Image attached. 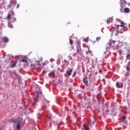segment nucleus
<instances>
[{"mask_svg":"<svg viewBox=\"0 0 130 130\" xmlns=\"http://www.w3.org/2000/svg\"><path fill=\"white\" fill-rule=\"evenodd\" d=\"M13 122L16 123V130H20L21 125H22V122H23V119L21 118L17 120H15Z\"/></svg>","mask_w":130,"mask_h":130,"instance_id":"1","label":"nucleus"},{"mask_svg":"<svg viewBox=\"0 0 130 130\" xmlns=\"http://www.w3.org/2000/svg\"><path fill=\"white\" fill-rule=\"evenodd\" d=\"M76 47H77V53L80 54L82 52V49L81 48V41L77 40L76 41Z\"/></svg>","mask_w":130,"mask_h":130,"instance_id":"2","label":"nucleus"},{"mask_svg":"<svg viewBox=\"0 0 130 130\" xmlns=\"http://www.w3.org/2000/svg\"><path fill=\"white\" fill-rule=\"evenodd\" d=\"M106 49H110V47L112 48L115 47V41L111 40L106 45Z\"/></svg>","mask_w":130,"mask_h":130,"instance_id":"3","label":"nucleus"},{"mask_svg":"<svg viewBox=\"0 0 130 130\" xmlns=\"http://www.w3.org/2000/svg\"><path fill=\"white\" fill-rule=\"evenodd\" d=\"M9 42V38L5 37L2 38V41H0V44L1 46L5 47L6 46V44Z\"/></svg>","mask_w":130,"mask_h":130,"instance_id":"4","label":"nucleus"},{"mask_svg":"<svg viewBox=\"0 0 130 130\" xmlns=\"http://www.w3.org/2000/svg\"><path fill=\"white\" fill-rule=\"evenodd\" d=\"M120 7H121L120 11L121 13H122L123 12L122 9H123V8H125L127 3L125 0H120Z\"/></svg>","mask_w":130,"mask_h":130,"instance_id":"5","label":"nucleus"},{"mask_svg":"<svg viewBox=\"0 0 130 130\" xmlns=\"http://www.w3.org/2000/svg\"><path fill=\"white\" fill-rule=\"evenodd\" d=\"M16 5H17V1L16 0H11L10 1V5H9V7L13 9L14 8V6H16Z\"/></svg>","mask_w":130,"mask_h":130,"instance_id":"6","label":"nucleus"},{"mask_svg":"<svg viewBox=\"0 0 130 130\" xmlns=\"http://www.w3.org/2000/svg\"><path fill=\"white\" fill-rule=\"evenodd\" d=\"M119 27H122V28H124V29H125V28H126V25H117L115 27V30L117 31V30L119 29Z\"/></svg>","mask_w":130,"mask_h":130,"instance_id":"7","label":"nucleus"},{"mask_svg":"<svg viewBox=\"0 0 130 130\" xmlns=\"http://www.w3.org/2000/svg\"><path fill=\"white\" fill-rule=\"evenodd\" d=\"M116 85L117 88H122L123 87V84L122 83L119 84V83L117 82Z\"/></svg>","mask_w":130,"mask_h":130,"instance_id":"8","label":"nucleus"},{"mask_svg":"<svg viewBox=\"0 0 130 130\" xmlns=\"http://www.w3.org/2000/svg\"><path fill=\"white\" fill-rule=\"evenodd\" d=\"M126 70L127 72H128V73H130V61H129L128 62V63L127 64V66L126 67Z\"/></svg>","mask_w":130,"mask_h":130,"instance_id":"9","label":"nucleus"},{"mask_svg":"<svg viewBox=\"0 0 130 130\" xmlns=\"http://www.w3.org/2000/svg\"><path fill=\"white\" fill-rule=\"evenodd\" d=\"M112 21H113V18L110 17L108 19H107V24H110V23H111Z\"/></svg>","mask_w":130,"mask_h":130,"instance_id":"10","label":"nucleus"},{"mask_svg":"<svg viewBox=\"0 0 130 130\" xmlns=\"http://www.w3.org/2000/svg\"><path fill=\"white\" fill-rule=\"evenodd\" d=\"M72 73H73V69H70L67 71V74L69 76H72Z\"/></svg>","mask_w":130,"mask_h":130,"instance_id":"11","label":"nucleus"},{"mask_svg":"<svg viewBox=\"0 0 130 130\" xmlns=\"http://www.w3.org/2000/svg\"><path fill=\"white\" fill-rule=\"evenodd\" d=\"M124 13H127V14H128V13H130L129 8H125L124 9Z\"/></svg>","mask_w":130,"mask_h":130,"instance_id":"12","label":"nucleus"},{"mask_svg":"<svg viewBox=\"0 0 130 130\" xmlns=\"http://www.w3.org/2000/svg\"><path fill=\"white\" fill-rule=\"evenodd\" d=\"M39 94H42V92L41 91H37L36 92V98L37 99H38V98H39Z\"/></svg>","mask_w":130,"mask_h":130,"instance_id":"13","label":"nucleus"},{"mask_svg":"<svg viewBox=\"0 0 130 130\" xmlns=\"http://www.w3.org/2000/svg\"><path fill=\"white\" fill-rule=\"evenodd\" d=\"M117 22H118V23H120L121 25H125L124 24V22H123V21H122V20H121L119 19H117Z\"/></svg>","mask_w":130,"mask_h":130,"instance_id":"14","label":"nucleus"},{"mask_svg":"<svg viewBox=\"0 0 130 130\" xmlns=\"http://www.w3.org/2000/svg\"><path fill=\"white\" fill-rule=\"evenodd\" d=\"M84 84H88V78L85 77L83 79Z\"/></svg>","mask_w":130,"mask_h":130,"instance_id":"15","label":"nucleus"},{"mask_svg":"<svg viewBox=\"0 0 130 130\" xmlns=\"http://www.w3.org/2000/svg\"><path fill=\"white\" fill-rule=\"evenodd\" d=\"M83 126L85 130H89V127L86 124H83Z\"/></svg>","mask_w":130,"mask_h":130,"instance_id":"16","label":"nucleus"},{"mask_svg":"<svg viewBox=\"0 0 130 130\" xmlns=\"http://www.w3.org/2000/svg\"><path fill=\"white\" fill-rule=\"evenodd\" d=\"M95 121H96L95 119H94L93 120H90V126L94 125V123H95Z\"/></svg>","mask_w":130,"mask_h":130,"instance_id":"17","label":"nucleus"},{"mask_svg":"<svg viewBox=\"0 0 130 130\" xmlns=\"http://www.w3.org/2000/svg\"><path fill=\"white\" fill-rule=\"evenodd\" d=\"M27 59L25 58H22L20 59V62H27Z\"/></svg>","mask_w":130,"mask_h":130,"instance_id":"18","label":"nucleus"},{"mask_svg":"<svg viewBox=\"0 0 130 130\" xmlns=\"http://www.w3.org/2000/svg\"><path fill=\"white\" fill-rule=\"evenodd\" d=\"M17 60H15L14 62L12 64H11V68H15V67H16L17 64Z\"/></svg>","mask_w":130,"mask_h":130,"instance_id":"19","label":"nucleus"},{"mask_svg":"<svg viewBox=\"0 0 130 130\" xmlns=\"http://www.w3.org/2000/svg\"><path fill=\"white\" fill-rule=\"evenodd\" d=\"M126 118V117H125V116H123L122 117V120L124 121V123H127V121H125V119Z\"/></svg>","mask_w":130,"mask_h":130,"instance_id":"20","label":"nucleus"},{"mask_svg":"<svg viewBox=\"0 0 130 130\" xmlns=\"http://www.w3.org/2000/svg\"><path fill=\"white\" fill-rule=\"evenodd\" d=\"M7 19L8 21H10V20H11V14H8V16L7 17Z\"/></svg>","mask_w":130,"mask_h":130,"instance_id":"21","label":"nucleus"},{"mask_svg":"<svg viewBox=\"0 0 130 130\" xmlns=\"http://www.w3.org/2000/svg\"><path fill=\"white\" fill-rule=\"evenodd\" d=\"M127 52H128V54H127V55H126V58H129V57H130L129 50H128L127 51Z\"/></svg>","mask_w":130,"mask_h":130,"instance_id":"22","label":"nucleus"},{"mask_svg":"<svg viewBox=\"0 0 130 130\" xmlns=\"http://www.w3.org/2000/svg\"><path fill=\"white\" fill-rule=\"evenodd\" d=\"M8 26L9 27V28L14 27V25H13V24H11L10 23H8Z\"/></svg>","mask_w":130,"mask_h":130,"instance_id":"23","label":"nucleus"},{"mask_svg":"<svg viewBox=\"0 0 130 130\" xmlns=\"http://www.w3.org/2000/svg\"><path fill=\"white\" fill-rule=\"evenodd\" d=\"M77 97L78 98H79V99H82V98H83L82 97V95L81 94H79L78 95H77Z\"/></svg>","mask_w":130,"mask_h":130,"instance_id":"24","label":"nucleus"},{"mask_svg":"<svg viewBox=\"0 0 130 130\" xmlns=\"http://www.w3.org/2000/svg\"><path fill=\"white\" fill-rule=\"evenodd\" d=\"M83 41L84 42H88V41H89V39L88 38L84 39Z\"/></svg>","mask_w":130,"mask_h":130,"instance_id":"25","label":"nucleus"},{"mask_svg":"<svg viewBox=\"0 0 130 130\" xmlns=\"http://www.w3.org/2000/svg\"><path fill=\"white\" fill-rule=\"evenodd\" d=\"M70 43L71 45H73V43H74V41H73V40L70 39Z\"/></svg>","mask_w":130,"mask_h":130,"instance_id":"26","label":"nucleus"},{"mask_svg":"<svg viewBox=\"0 0 130 130\" xmlns=\"http://www.w3.org/2000/svg\"><path fill=\"white\" fill-rule=\"evenodd\" d=\"M100 39H101V37H97L96 39V40L98 41V42L99 41V40H100Z\"/></svg>","mask_w":130,"mask_h":130,"instance_id":"27","label":"nucleus"},{"mask_svg":"<svg viewBox=\"0 0 130 130\" xmlns=\"http://www.w3.org/2000/svg\"><path fill=\"white\" fill-rule=\"evenodd\" d=\"M4 4H5L4 3H2L1 4V6H0V9H2L3 8V5H4Z\"/></svg>","mask_w":130,"mask_h":130,"instance_id":"28","label":"nucleus"},{"mask_svg":"<svg viewBox=\"0 0 130 130\" xmlns=\"http://www.w3.org/2000/svg\"><path fill=\"white\" fill-rule=\"evenodd\" d=\"M50 75H54V72H51L50 73Z\"/></svg>","mask_w":130,"mask_h":130,"instance_id":"29","label":"nucleus"},{"mask_svg":"<svg viewBox=\"0 0 130 130\" xmlns=\"http://www.w3.org/2000/svg\"><path fill=\"white\" fill-rule=\"evenodd\" d=\"M76 72H74L73 75V77H76Z\"/></svg>","mask_w":130,"mask_h":130,"instance_id":"30","label":"nucleus"},{"mask_svg":"<svg viewBox=\"0 0 130 130\" xmlns=\"http://www.w3.org/2000/svg\"><path fill=\"white\" fill-rule=\"evenodd\" d=\"M16 21H17V19L16 18H14L13 22L14 23V22H16Z\"/></svg>","mask_w":130,"mask_h":130,"instance_id":"31","label":"nucleus"},{"mask_svg":"<svg viewBox=\"0 0 130 130\" xmlns=\"http://www.w3.org/2000/svg\"><path fill=\"white\" fill-rule=\"evenodd\" d=\"M20 8V4H18L17 6V9H19Z\"/></svg>","mask_w":130,"mask_h":130,"instance_id":"32","label":"nucleus"},{"mask_svg":"<svg viewBox=\"0 0 130 130\" xmlns=\"http://www.w3.org/2000/svg\"><path fill=\"white\" fill-rule=\"evenodd\" d=\"M76 55H77V53H74L73 54V56H76Z\"/></svg>","mask_w":130,"mask_h":130,"instance_id":"33","label":"nucleus"},{"mask_svg":"<svg viewBox=\"0 0 130 130\" xmlns=\"http://www.w3.org/2000/svg\"><path fill=\"white\" fill-rule=\"evenodd\" d=\"M64 62L69 63V61H68L67 60H64Z\"/></svg>","mask_w":130,"mask_h":130,"instance_id":"34","label":"nucleus"},{"mask_svg":"<svg viewBox=\"0 0 130 130\" xmlns=\"http://www.w3.org/2000/svg\"><path fill=\"white\" fill-rule=\"evenodd\" d=\"M39 66V67H40V66H41V64L39 63L38 64H37V67H38Z\"/></svg>","mask_w":130,"mask_h":130,"instance_id":"35","label":"nucleus"},{"mask_svg":"<svg viewBox=\"0 0 130 130\" xmlns=\"http://www.w3.org/2000/svg\"><path fill=\"white\" fill-rule=\"evenodd\" d=\"M32 105L34 107H35V103L32 104Z\"/></svg>","mask_w":130,"mask_h":130,"instance_id":"36","label":"nucleus"},{"mask_svg":"<svg viewBox=\"0 0 130 130\" xmlns=\"http://www.w3.org/2000/svg\"><path fill=\"white\" fill-rule=\"evenodd\" d=\"M49 120H51V117H49Z\"/></svg>","mask_w":130,"mask_h":130,"instance_id":"37","label":"nucleus"},{"mask_svg":"<svg viewBox=\"0 0 130 130\" xmlns=\"http://www.w3.org/2000/svg\"><path fill=\"white\" fill-rule=\"evenodd\" d=\"M100 73H102V70H100Z\"/></svg>","mask_w":130,"mask_h":130,"instance_id":"38","label":"nucleus"},{"mask_svg":"<svg viewBox=\"0 0 130 130\" xmlns=\"http://www.w3.org/2000/svg\"><path fill=\"white\" fill-rule=\"evenodd\" d=\"M128 6H129V7H130V3H128Z\"/></svg>","mask_w":130,"mask_h":130,"instance_id":"39","label":"nucleus"},{"mask_svg":"<svg viewBox=\"0 0 130 130\" xmlns=\"http://www.w3.org/2000/svg\"><path fill=\"white\" fill-rule=\"evenodd\" d=\"M45 64V63H43V65L44 66Z\"/></svg>","mask_w":130,"mask_h":130,"instance_id":"40","label":"nucleus"},{"mask_svg":"<svg viewBox=\"0 0 130 130\" xmlns=\"http://www.w3.org/2000/svg\"><path fill=\"white\" fill-rule=\"evenodd\" d=\"M89 52H91V51H89Z\"/></svg>","mask_w":130,"mask_h":130,"instance_id":"41","label":"nucleus"},{"mask_svg":"<svg viewBox=\"0 0 130 130\" xmlns=\"http://www.w3.org/2000/svg\"><path fill=\"white\" fill-rule=\"evenodd\" d=\"M15 75L17 76V74H15Z\"/></svg>","mask_w":130,"mask_h":130,"instance_id":"42","label":"nucleus"},{"mask_svg":"<svg viewBox=\"0 0 130 130\" xmlns=\"http://www.w3.org/2000/svg\"><path fill=\"white\" fill-rule=\"evenodd\" d=\"M1 1H2V0H0V2H1Z\"/></svg>","mask_w":130,"mask_h":130,"instance_id":"43","label":"nucleus"}]
</instances>
